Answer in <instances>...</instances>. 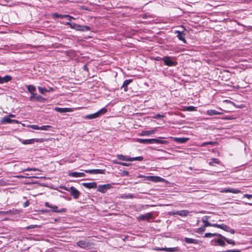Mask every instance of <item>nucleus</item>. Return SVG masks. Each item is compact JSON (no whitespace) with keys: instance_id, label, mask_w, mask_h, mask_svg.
<instances>
[{"instance_id":"obj_62","label":"nucleus","mask_w":252,"mask_h":252,"mask_svg":"<svg viewBox=\"0 0 252 252\" xmlns=\"http://www.w3.org/2000/svg\"><path fill=\"white\" fill-rule=\"evenodd\" d=\"M207 145V142H203V143H202L201 144V145H200V146H201V147H203V146H206V145Z\"/></svg>"},{"instance_id":"obj_51","label":"nucleus","mask_w":252,"mask_h":252,"mask_svg":"<svg viewBox=\"0 0 252 252\" xmlns=\"http://www.w3.org/2000/svg\"><path fill=\"white\" fill-rule=\"evenodd\" d=\"M31 96L30 97V100H33L34 99H35V94H34V93H33V94H31Z\"/></svg>"},{"instance_id":"obj_59","label":"nucleus","mask_w":252,"mask_h":252,"mask_svg":"<svg viewBox=\"0 0 252 252\" xmlns=\"http://www.w3.org/2000/svg\"><path fill=\"white\" fill-rule=\"evenodd\" d=\"M155 250L157 251H162V249L161 248H158V247H157V248H156L155 249Z\"/></svg>"},{"instance_id":"obj_12","label":"nucleus","mask_w":252,"mask_h":252,"mask_svg":"<svg viewBox=\"0 0 252 252\" xmlns=\"http://www.w3.org/2000/svg\"><path fill=\"white\" fill-rule=\"evenodd\" d=\"M84 171L86 173L92 174H104L105 173V170L102 169H89Z\"/></svg>"},{"instance_id":"obj_58","label":"nucleus","mask_w":252,"mask_h":252,"mask_svg":"<svg viewBox=\"0 0 252 252\" xmlns=\"http://www.w3.org/2000/svg\"><path fill=\"white\" fill-rule=\"evenodd\" d=\"M31 171V168H27L26 169H24L22 170V171Z\"/></svg>"},{"instance_id":"obj_22","label":"nucleus","mask_w":252,"mask_h":252,"mask_svg":"<svg viewBox=\"0 0 252 252\" xmlns=\"http://www.w3.org/2000/svg\"><path fill=\"white\" fill-rule=\"evenodd\" d=\"M184 240L188 244H198V240L195 239L185 237Z\"/></svg>"},{"instance_id":"obj_9","label":"nucleus","mask_w":252,"mask_h":252,"mask_svg":"<svg viewBox=\"0 0 252 252\" xmlns=\"http://www.w3.org/2000/svg\"><path fill=\"white\" fill-rule=\"evenodd\" d=\"M52 17L54 19H56V18L63 19L64 18H67L69 20H70L72 19H74V18H73V17L70 16L69 15H67V14L63 15V14H60L56 13H53L52 14Z\"/></svg>"},{"instance_id":"obj_42","label":"nucleus","mask_w":252,"mask_h":252,"mask_svg":"<svg viewBox=\"0 0 252 252\" xmlns=\"http://www.w3.org/2000/svg\"><path fill=\"white\" fill-rule=\"evenodd\" d=\"M241 192V191L240 190L236 189L231 188V189H230V192L236 194V193H239Z\"/></svg>"},{"instance_id":"obj_44","label":"nucleus","mask_w":252,"mask_h":252,"mask_svg":"<svg viewBox=\"0 0 252 252\" xmlns=\"http://www.w3.org/2000/svg\"><path fill=\"white\" fill-rule=\"evenodd\" d=\"M30 127L32 128L33 129H35V130H40V126H38L37 125H30L29 126Z\"/></svg>"},{"instance_id":"obj_34","label":"nucleus","mask_w":252,"mask_h":252,"mask_svg":"<svg viewBox=\"0 0 252 252\" xmlns=\"http://www.w3.org/2000/svg\"><path fill=\"white\" fill-rule=\"evenodd\" d=\"M220 234L219 233H205L204 237L206 238H208V237L210 238V237H214V236L220 237Z\"/></svg>"},{"instance_id":"obj_36","label":"nucleus","mask_w":252,"mask_h":252,"mask_svg":"<svg viewBox=\"0 0 252 252\" xmlns=\"http://www.w3.org/2000/svg\"><path fill=\"white\" fill-rule=\"evenodd\" d=\"M129 159H130L129 160V161H133L135 160L142 161L143 159V158L141 156H139L134 158H130Z\"/></svg>"},{"instance_id":"obj_57","label":"nucleus","mask_w":252,"mask_h":252,"mask_svg":"<svg viewBox=\"0 0 252 252\" xmlns=\"http://www.w3.org/2000/svg\"><path fill=\"white\" fill-rule=\"evenodd\" d=\"M71 20H68V21L66 22V23L65 24L66 25H68V26H69L70 27H71V25L72 24V23H71L70 22Z\"/></svg>"},{"instance_id":"obj_53","label":"nucleus","mask_w":252,"mask_h":252,"mask_svg":"<svg viewBox=\"0 0 252 252\" xmlns=\"http://www.w3.org/2000/svg\"><path fill=\"white\" fill-rule=\"evenodd\" d=\"M118 164H119L121 165H123V166H128L129 165L128 163H126L125 162H119Z\"/></svg>"},{"instance_id":"obj_4","label":"nucleus","mask_w":252,"mask_h":252,"mask_svg":"<svg viewBox=\"0 0 252 252\" xmlns=\"http://www.w3.org/2000/svg\"><path fill=\"white\" fill-rule=\"evenodd\" d=\"M112 188V185L109 184L99 185L97 187V191L101 193H105L108 189Z\"/></svg>"},{"instance_id":"obj_54","label":"nucleus","mask_w":252,"mask_h":252,"mask_svg":"<svg viewBox=\"0 0 252 252\" xmlns=\"http://www.w3.org/2000/svg\"><path fill=\"white\" fill-rule=\"evenodd\" d=\"M163 117V116L160 114H157L155 116V118L158 119Z\"/></svg>"},{"instance_id":"obj_63","label":"nucleus","mask_w":252,"mask_h":252,"mask_svg":"<svg viewBox=\"0 0 252 252\" xmlns=\"http://www.w3.org/2000/svg\"><path fill=\"white\" fill-rule=\"evenodd\" d=\"M8 116L10 117V118L15 117V115L13 114H10L8 115Z\"/></svg>"},{"instance_id":"obj_60","label":"nucleus","mask_w":252,"mask_h":252,"mask_svg":"<svg viewBox=\"0 0 252 252\" xmlns=\"http://www.w3.org/2000/svg\"><path fill=\"white\" fill-rule=\"evenodd\" d=\"M31 171H39V170L37 168H31Z\"/></svg>"},{"instance_id":"obj_6","label":"nucleus","mask_w":252,"mask_h":252,"mask_svg":"<svg viewBox=\"0 0 252 252\" xmlns=\"http://www.w3.org/2000/svg\"><path fill=\"white\" fill-rule=\"evenodd\" d=\"M45 206L47 207H49L52 209V211L56 213H62L65 212L66 211V209L65 208H62L60 210L58 209V207L55 205H51L48 202H46L45 203Z\"/></svg>"},{"instance_id":"obj_8","label":"nucleus","mask_w":252,"mask_h":252,"mask_svg":"<svg viewBox=\"0 0 252 252\" xmlns=\"http://www.w3.org/2000/svg\"><path fill=\"white\" fill-rule=\"evenodd\" d=\"M1 123L2 124H11V123H16L19 124V122L18 121L16 120H12L8 116L4 117L1 120Z\"/></svg>"},{"instance_id":"obj_13","label":"nucleus","mask_w":252,"mask_h":252,"mask_svg":"<svg viewBox=\"0 0 252 252\" xmlns=\"http://www.w3.org/2000/svg\"><path fill=\"white\" fill-rule=\"evenodd\" d=\"M41 139H38V138H33V139H27V140H23V141H22V143L23 144L27 145V144H32L34 143V142H41Z\"/></svg>"},{"instance_id":"obj_35","label":"nucleus","mask_w":252,"mask_h":252,"mask_svg":"<svg viewBox=\"0 0 252 252\" xmlns=\"http://www.w3.org/2000/svg\"><path fill=\"white\" fill-rule=\"evenodd\" d=\"M27 88L31 94H33L35 91V87L32 85L27 86Z\"/></svg>"},{"instance_id":"obj_11","label":"nucleus","mask_w":252,"mask_h":252,"mask_svg":"<svg viewBox=\"0 0 252 252\" xmlns=\"http://www.w3.org/2000/svg\"><path fill=\"white\" fill-rule=\"evenodd\" d=\"M153 218V213L152 212L141 215L139 216V219L141 220H150Z\"/></svg>"},{"instance_id":"obj_15","label":"nucleus","mask_w":252,"mask_h":252,"mask_svg":"<svg viewBox=\"0 0 252 252\" xmlns=\"http://www.w3.org/2000/svg\"><path fill=\"white\" fill-rule=\"evenodd\" d=\"M82 186L87 189H95L97 188L96 183L95 182L83 183Z\"/></svg>"},{"instance_id":"obj_18","label":"nucleus","mask_w":252,"mask_h":252,"mask_svg":"<svg viewBox=\"0 0 252 252\" xmlns=\"http://www.w3.org/2000/svg\"><path fill=\"white\" fill-rule=\"evenodd\" d=\"M11 79L12 77L9 75H5L4 77L0 76V84L7 83L8 82L11 81Z\"/></svg>"},{"instance_id":"obj_26","label":"nucleus","mask_w":252,"mask_h":252,"mask_svg":"<svg viewBox=\"0 0 252 252\" xmlns=\"http://www.w3.org/2000/svg\"><path fill=\"white\" fill-rule=\"evenodd\" d=\"M213 227H217L220 228L225 231H226L227 229H228V226L224 224H218L217 223H214L213 225Z\"/></svg>"},{"instance_id":"obj_38","label":"nucleus","mask_w":252,"mask_h":252,"mask_svg":"<svg viewBox=\"0 0 252 252\" xmlns=\"http://www.w3.org/2000/svg\"><path fill=\"white\" fill-rule=\"evenodd\" d=\"M224 240L222 239H218L217 240V243L220 246L223 247L225 245V243L224 242Z\"/></svg>"},{"instance_id":"obj_43","label":"nucleus","mask_w":252,"mask_h":252,"mask_svg":"<svg viewBox=\"0 0 252 252\" xmlns=\"http://www.w3.org/2000/svg\"><path fill=\"white\" fill-rule=\"evenodd\" d=\"M195 110V107L192 106H188L186 108V110L189 111H193Z\"/></svg>"},{"instance_id":"obj_47","label":"nucleus","mask_w":252,"mask_h":252,"mask_svg":"<svg viewBox=\"0 0 252 252\" xmlns=\"http://www.w3.org/2000/svg\"><path fill=\"white\" fill-rule=\"evenodd\" d=\"M224 102H227V103H230V104H232L233 106H235V107H237V108H240V107H239V106H236L235 104L233 102L231 101H230V100H224Z\"/></svg>"},{"instance_id":"obj_32","label":"nucleus","mask_w":252,"mask_h":252,"mask_svg":"<svg viewBox=\"0 0 252 252\" xmlns=\"http://www.w3.org/2000/svg\"><path fill=\"white\" fill-rule=\"evenodd\" d=\"M220 237H221V238H222L223 240H224L227 243L229 244H232V245H234L235 244V242L234 241H233V240H231V239H228L227 238H226L224 236H223L222 235H220Z\"/></svg>"},{"instance_id":"obj_14","label":"nucleus","mask_w":252,"mask_h":252,"mask_svg":"<svg viewBox=\"0 0 252 252\" xmlns=\"http://www.w3.org/2000/svg\"><path fill=\"white\" fill-rule=\"evenodd\" d=\"M156 132V129H152L150 130H143L140 133H139V135L142 136H150L152 134H155Z\"/></svg>"},{"instance_id":"obj_24","label":"nucleus","mask_w":252,"mask_h":252,"mask_svg":"<svg viewBox=\"0 0 252 252\" xmlns=\"http://www.w3.org/2000/svg\"><path fill=\"white\" fill-rule=\"evenodd\" d=\"M152 143L166 144L168 143V142L165 140H159L158 139L153 138V139H151V144H152Z\"/></svg>"},{"instance_id":"obj_1","label":"nucleus","mask_w":252,"mask_h":252,"mask_svg":"<svg viewBox=\"0 0 252 252\" xmlns=\"http://www.w3.org/2000/svg\"><path fill=\"white\" fill-rule=\"evenodd\" d=\"M60 188L65 190L70 191V194L73 196L75 199H77L80 194V192L73 187H71L69 189H68L65 186H61Z\"/></svg>"},{"instance_id":"obj_52","label":"nucleus","mask_w":252,"mask_h":252,"mask_svg":"<svg viewBox=\"0 0 252 252\" xmlns=\"http://www.w3.org/2000/svg\"><path fill=\"white\" fill-rule=\"evenodd\" d=\"M30 205V202L29 201H27L26 202H25L24 204H23V207H27L28 206H29Z\"/></svg>"},{"instance_id":"obj_19","label":"nucleus","mask_w":252,"mask_h":252,"mask_svg":"<svg viewBox=\"0 0 252 252\" xmlns=\"http://www.w3.org/2000/svg\"><path fill=\"white\" fill-rule=\"evenodd\" d=\"M223 113L222 112H220L216 111V110H213V109L208 110L206 112V114L208 115V116H210L217 115H221Z\"/></svg>"},{"instance_id":"obj_64","label":"nucleus","mask_w":252,"mask_h":252,"mask_svg":"<svg viewBox=\"0 0 252 252\" xmlns=\"http://www.w3.org/2000/svg\"><path fill=\"white\" fill-rule=\"evenodd\" d=\"M177 212V211H173L171 212V214L173 215H177V214L176 213Z\"/></svg>"},{"instance_id":"obj_37","label":"nucleus","mask_w":252,"mask_h":252,"mask_svg":"<svg viewBox=\"0 0 252 252\" xmlns=\"http://www.w3.org/2000/svg\"><path fill=\"white\" fill-rule=\"evenodd\" d=\"M52 127L51 126L46 125V126H40V130H50L51 128Z\"/></svg>"},{"instance_id":"obj_45","label":"nucleus","mask_w":252,"mask_h":252,"mask_svg":"<svg viewBox=\"0 0 252 252\" xmlns=\"http://www.w3.org/2000/svg\"><path fill=\"white\" fill-rule=\"evenodd\" d=\"M177 250V248H167V252H174L176 251Z\"/></svg>"},{"instance_id":"obj_3","label":"nucleus","mask_w":252,"mask_h":252,"mask_svg":"<svg viewBox=\"0 0 252 252\" xmlns=\"http://www.w3.org/2000/svg\"><path fill=\"white\" fill-rule=\"evenodd\" d=\"M76 245L79 247L88 250L91 246L89 242L86 240H80L77 243Z\"/></svg>"},{"instance_id":"obj_29","label":"nucleus","mask_w":252,"mask_h":252,"mask_svg":"<svg viewBox=\"0 0 252 252\" xmlns=\"http://www.w3.org/2000/svg\"><path fill=\"white\" fill-rule=\"evenodd\" d=\"M96 118H98V117H97V115L96 112L94 114L87 115H86L85 116H84L85 119H89V120L94 119Z\"/></svg>"},{"instance_id":"obj_39","label":"nucleus","mask_w":252,"mask_h":252,"mask_svg":"<svg viewBox=\"0 0 252 252\" xmlns=\"http://www.w3.org/2000/svg\"><path fill=\"white\" fill-rule=\"evenodd\" d=\"M90 30V27L88 26H81L80 31H89Z\"/></svg>"},{"instance_id":"obj_50","label":"nucleus","mask_w":252,"mask_h":252,"mask_svg":"<svg viewBox=\"0 0 252 252\" xmlns=\"http://www.w3.org/2000/svg\"><path fill=\"white\" fill-rule=\"evenodd\" d=\"M243 197H246L248 199L252 198V194H245L244 195Z\"/></svg>"},{"instance_id":"obj_61","label":"nucleus","mask_w":252,"mask_h":252,"mask_svg":"<svg viewBox=\"0 0 252 252\" xmlns=\"http://www.w3.org/2000/svg\"><path fill=\"white\" fill-rule=\"evenodd\" d=\"M7 212H4V211H0V215H5L7 214Z\"/></svg>"},{"instance_id":"obj_40","label":"nucleus","mask_w":252,"mask_h":252,"mask_svg":"<svg viewBox=\"0 0 252 252\" xmlns=\"http://www.w3.org/2000/svg\"><path fill=\"white\" fill-rule=\"evenodd\" d=\"M38 89L39 92L43 94H44L45 92L47 91V89L45 87L43 88L41 87H38Z\"/></svg>"},{"instance_id":"obj_10","label":"nucleus","mask_w":252,"mask_h":252,"mask_svg":"<svg viewBox=\"0 0 252 252\" xmlns=\"http://www.w3.org/2000/svg\"><path fill=\"white\" fill-rule=\"evenodd\" d=\"M68 176L74 178H81L85 177L86 175L84 172H69Z\"/></svg>"},{"instance_id":"obj_23","label":"nucleus","mask_w":252,"mask_h":252,"mask_svg":"<svg viewBox=\"0 0 252 252\" xmlns=\"http://www.w3.org/2000/svg\"><path fill=\"white\" fill-rule=\"evenodd\" d=\"M176 213L178 215H179L180 216L186 217L189 214V212L188 210H184L181 211H177Z\"/></svg>"},{"instance_id":"obj_55","label":"nucleus","mask_w":252,"mask_h":252,"mask_svg":"<svg viewBox=\"0 0 252 252\" xmlns=\"http://www.w3.org/2000/svg\"><path fill=\"white\" fill-rule=\"evenodd\" d=\"M205 227H204V226H203V227H200L198 229L199 232H202V231H204L205 230Z\"/></svg>"},{"instance_id":"obj_21","label":"nucleus","mask_w":252,"mask_h":252,"mask_svg":"<svg viewBox=\"0 0 252 252\" xmlns=\"http://www.w3.org/2000/svg\"><path fill=\"white\" fill-rule=\"evenodd\" d=\"M71 109L69 108L55 107V110L60 113H65L71 111Z\"/></svg>"},{"instance_id":"obj_46","label":"nucleus","mask_w":252,"mask_h":252,"mask_svg":"<svg viewBox=\"0 0 252 252\" xmlns=\"http://www.w3.org/2000/svg\"><path fill=\"white\" fill-rule=\"evenodd\" d=\"M226 232H229L231 234L235 233V230L234 229H231L230 227H228V229L226 230Z\"/></svg>"},{"instance_id":"obj_5","label":"nucleus","mask_w":252,"mask_h":252,"mask_svg":"<svg viewBox=\"0 0 252 252\" xmlns=\"http://www.w3.org/2000/svg\"><path fill=\"white\" fill-rule=\"evenodd\" d=\"M140 177H144L147 178L148 180L157 183L162 182L163 180V179L158 177V176H144L142 175L139 176Z\"/></svg>"},{"instance_id":"obj_30","label":"nucleus","mask_w":252,"mask_h":252,"mask_svg":"<svg viewBox=\"0 0 252 252\" xmlns=\"http://www.w3.org/2000/svg\"><path fill=\"white\" fill-rule=\"evenodd\" d=\"M107 112V109H106L104 107V108H101L100 110H99L97 112H96V113L97 115V117H99L101 115H102L105 114Z\"/></svg>"},{"instance_id":"obj_2","label":"nucleus","mask_w":252,"mask_h":252,"mask_svg":"<svg viewBox=\"0 0 252 252\" xmlns=\"http://www.w3.org/2000/svg\"><path fill=\"white\" fill-rule=\"evenodd\" d=\"M165 65L168 66H174L177 64V63L172 60V58L169 56L164 57L161 59Z\"/></svg>"},{"instance_id":"obj_16","label":"nucleus","mask_w":252,"mask_h":252,"mask_svg":"<svg viewBox=\"0 0 252 252\" xmlns=\"http://www.w3.org/2000/svg\"><path fill=\"white\" fill-rule=\"evenodd\" d=\"M175 33L177 34V37L178 39L181 41H183L184 43L186 42V39L185 38V34L179 31H176L175 32Z\"/></svg>"},{"instance_id":"obj_20","label":"nucleus","mask_w":252,"mask_h":252,"mask_svg":"<svg viewBox=\"0 0 252 252\" xmlns=\"http://www.w3.org/2000/svg\"><path fill=\"white\" fill-rule=\"evenodd\" d=\"M173 140L174 141H175L178 143L183 144V143H185L186 142H187L189 140V138H185V137H182V138L174 137L173 138Z\"/></svg>"},{"instance_id":"obj_7","label":"nucleus","mask_w":252,"mask_h":252,"mask_svg":"<svg viewBox=\"0 0 252 252\" xmlns=\"http://www.w3.org/2000/svg\"><path fill=\"white\" fill-rule=\"evenodd\" d=\"M210 217L209 216H204L202 217L201 220L204 223V227H206L208 226H213V225L214 223H211L210 222Z\"/></svg>"},{"instance_id":"obj_56","label":"nucleus","mask_w":252,"mask_h":252,"mask_svg":"<svg viewBox=\"0 0 252 252\" xmlns=\"http://www.w3.org/2000/svg\"><path fill=\"white\" fill-rule=\"evenodd\" d=\"M215 142H212V141H210V142H207V145H214L215 144Z\"/></svg>"},{"instance_id":"obj_49","label":"nucleus","mask_w":252,"mask_h":252,"mask_svg":"<svg viewBox=\"0 0 252 252\" xmlns=\"http://www.w3.org/2000/svg\"><path fill=\"white\" fill-rule=\"evenodd\" d=\"M43 99V97L40 95H37V96H36V97H35V99L38 101H40Z\"/></svg>"},{"instance_id":"obj_27","label":"nucleus","mask_w":252,"mask_h":252,"mask_svg":"<svg viewBox=\"0 0 252 252\" xmlns=\"http://www.w3.org/2000/svg\"><path fill=\"white\" fill-rule=\"evenodd\" d=\"M136 196L133 194H123L121 196L120 198L122 199H132L135 198Z\"/></svg>"},{"instance_id":"obj_25","label":"nucleus","mask_w":252,"mask_h":252,"mask_svg":"<svg viewBox=\"0 0 252 252\" xmlns=\"http://www.w3.org/2000/svg\"><path fill=\"white\" fill-rule=\"evenodd\" d=\"M132 81V79H126L124 81L123 85L122 86V88H124L125 91H127V86Z\"/></svg>"},{"instance_id":"obj_31","label":"nucleus","mask_w":252,"mask_h":252,"mask_svg":"<svg viewBox=\"0 0 252 252\" xmlns=\"http://www.w3.org/2000/svg\"><path fill=\"white\" fill-rule=\"evenodd\" d=\"M220 161L218 158H213L209 161V164L211 166H214L215 164H220Z\"/></svg>"},{"instance_id":"obj_41","label":"nucleus","mask_w":252,"mask_h":252,"mask_svg":"<svg viewBox=\"0 0 252 252\" xmlns=\"http://www.w3.org/2000/svg\"><path fill=\"white\" fill-rule=\"evenodd\" d=\"M40 225H30L26 227V229L29 230L30 229L36 228H40Z\"/></svg>"},{"instance_id":"obj_17","label":"nucleus","mask_w":252,"mask_h":252,"mask_svg":"<svg viewBox=\"0 0 252 252\" xmlns=\"http://www.w3.org/2000/svg\"><path fill=\"white\" fill-rule=\"evenodd\" d=\"M135 141L141 144H151V139L136 138Z\"/></svg>"},{"instance_id":"obj_48","label":"nucleus","mask_w":252,"mask_h":252,"mask_svg":"<svg viewBox=\"0 0 252 252\" xmlns=\"http://www.w3.org/2000/svg\"><path fill=\"white\" fill-rule=\"evenodd\" d=\"M231 188H227L223 189L221 192L224 193L230 192Z\"/></svg>"},{"instance_id":"obj_33","label":"nucleus","mask_w":252,"mask_h":252,"mask_svg":"<svg viewBox=\"0 0 252 252\" xmlns=\"http://www.w3.org/2000/svg\"><path fill=\"white\" fill-rule=\"evenodd\" d=\"M70 28L72 29L78 31H80L81 28V25L72 23L71 25Z\"/></svg>"},{"instance_id":"obj_28","label":"nucleus","mask_w":252,"mask_h":252,"mask_svg":"<svg viewBox=\"0 0 252 252\" xmlns=\"http://www.w3.org/2000/svg\"><path fill=\"white\" fill-rule=\"evenodd\" d=\"M117 158L120 159L123 161H129V158H130V157H128L125 156H124L123 155H117Z\"/></svg>"}]
</instances>
